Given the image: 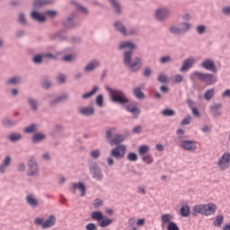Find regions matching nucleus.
<instances>
[{"label": "nucleus", "mask_w": 230, "mask_h": 230, "mask_svg": "<svg viewBox=\"0 0 230 230\" xmlns=\"http://www.w3.org/2000/svg\"><path fill=\"white\" fill-rule=\"evenodd\" d=\"M62 130H64V126L61 124L55 125L50 131V137L57 139V137L60 136V132H62Z\"/></svg>", "instance_id": "b1692460"}, {"label": "nucleus", "mask_w": 230, "mask_h": 230, "mask_svg": "<svg viewBox=\"0 0 230 230\" xmlns=\"http://www.w3.org/2000/svg\"><path fill=\"white\" fill-rule=\"evenodd\" d=\"M58 84H66V75L58 74Z\"/></svg>", "instance_id": "774afa93"}, {"label": "nucleus", "mask_w": 230, "mask_h": 230, "mask_svg": "<svg viewBox=\"0 0 230 230\" xmlns=\"http://www.w3.org/2000/svg\"><path fill=\"white\" fill-rule=\"evenodd\" d=\"M57 224V217L55 215H50L43 223V229H49V227H53Z\"/></svg>", "instance_id": "5701e85b"}, {"label": "nucleus", "mask_w": 230, "mask_h": 230, "mask_svg": "<svg viewBox=\"0 0 230 230\" xmlns=\"http://www.w3.org/2000/svg\"><path fill=\"white\" fill-rule=\"evenodd\" d=\"M27 103L31 111H33L34 112H37L39 111V104L37 102V100H35L33 97L28 98Z\"/></svg>", "instance_id": "f704fd0d"}, {"label": "nucleus", "mask_w": 230, "mask_h": 230, "mask_svg": "<svg viewBox=\"0 0 230 230\" xmlns=\"http://www.w3.org/2000/svg\"><path fill=\"white\" fill-rule=\"evenodd\" d=\"M39 125L31 123L30 126L23 128L24 134H35L38 130Z\"/></svg>", "instance_id": "c9c22d12"}, {"label": "nucleus", "mask_w": 230, "mask_h": 230, "mask_svg": "<svg viewBox=\"0 0 230 230\" xmlns=\"http://www.w3.org/2000/svg\"><path fill=\"white\" fill-rule=\"evenodd\" d=\"M200 67L206 69V71H210V73H217L218 69L217 68V64L211 58H207L200 63Z\"/></svg>", "instance_id": "1a4fd4ad"}, {"label": "nucleus", "mask_w": 230, "mask_h": 230, "mask_svg": "<svg viewBox=\"0 0 230 230\" xmlns=\"http://www.w3.org/2000/svg\"><path fill=\"white\" fill-rule=\"evenodd\" d=\"M103 94L100 93L95 97V104L97 107H103Z\"/></svg>", "instance_id": "8fccbe9b"}, {"label": "nucleus", "mask_w": 230, "mask_h": 230, "mask_svg": "<svg viewBox=\"0 0 230 230\" xmlns=\"http://www.w3.org/2000/svg\"><path fill=\"white\" fill-rule=\"evenodd\" d=\"M22 77L21 75H13L5 81V85H21Z\"/></svg>", "instance_id": "a211bd4d"}, {"label": "nucleus", "mask_w": 230, "mask_h": 230, "mask_svg": "<svg viewBox=\"0 0 230 230\" xmlns=\"http://www.w3.org/2000/svg\"><path fill=\"white\" fill-rule=\"evenodd\" d=\"M172 62V58L170 56H164L159 58V63L162 65L168 64Z\"/></svg>", "instance_id": "bf43d9fd"}, {"label": "nucleus", "mask_w": 230, "mask_h": 230, "mask_svg": "<svg viewBox=\"0 0 230 230\" xmlns=\"http://www.w3.org/2000/svg\"><path fill=\"white\" fill-rule=\"evenodd\" d=\"M140 86L135 87L133 89V95L137 100H145V93Z\"/></svg>", "instance_id": "72a5a7b5"}, {"label": "nucleus", "mask_w": 230, "mask_h": 230, "mask_svg": "<svg viewBox=\"0 0 230 230\" xmlns=\"http://www.w3.org/2000/svg\"><path fill=\"white\" fill-rule=\"evenodd\" d=\"M88 168L93 179H95V181L103 180V172H102V167L98 165V163L96 162L91 163Z\"/></svg>", "instance_id": "0eeeda50"}, {"label": "nucleus", "mask_w": 230, "mask_h": 230, "mask_svg": "<svg viewBox=\"0 0 230 230\" xmlns=\"http://www.w3.org/2000/svg\"><path fill=\"white\" fill-rule=\"evenodd\" d=\"M194 65L195 58H188L182 62L181 66L180 67V72L186 73V71H190V69H191V67H193Z\"/></svg>", "instance_id": "f8f14e48"}, {"label": "nucleus", "mask_w": 230, "mask_h": 230, "mask_svg": "<svg viewBox=\"0 0 230 230\" xmlns=\"http://www.w3.org/2000/svg\"><path fill=\"white\" fill-rule=\"evenodd\" d=\"M25 200L27 204L31 206V208H37V206H39V200H37V199H35V197L31 194L27 195Z\"/></svg>", "instance_id": "473e14b6"}, {"label": "nucleus", "mask_w": 230, "mask_h": 230, "mask_svg": "<svg viewBox=\"0 0 230 230\" xmlns=\"http://www.w3.org/2000/svg\"><path fill=\"white\" fill-rule=\"evenodd\" d=\"M161 218L163 224H170V222H173L172 221V218H173V216H172V214H164L162 216Z\"/></svg>", "instance_id": "864d4df0"}, {"label": "nucleus", "mask_w": 230, "mask_h": 230, "mask_svg": "<svg viewBox=\"0 0 230 230\" xmlns=\"http://www.w3.org/2000/svg\"><path fill=\"white\" fill-rule=\"evenodd\" d=\"M57 224V217L55 215H50L43 223V229H49V227H53Z\"/></svg>", "instance_id": "4be33fe9"}, {"label": "nucleus", "mask_w": 230, "mask_h": 230, "mask_svg": "<svg viewBox=\"0 0 230 230\" xmlns=\"http://www.w3.org/2000/svg\"><path fill=\"white\" fill-rule=\"evenodd\" d=\"M45 139L46 135L44 133L36 131V133H34L31 137V143H33V145H37L38 143H42V141H45Z\"/></svg>", "instance_id": "aec40b11"}, {"label": "nucleus", "mask_w": 230, "mask_h": 230, "mask_svg": "<svg viewBox=\"0 0 230 230\" xmlns=\"http://www.w3.org/2000/svg\"><path fill=\"white\" fill-rule=\"evenodd\" d=\"M193 75L196 76L199 82L207 84V85H213L217 82V76L213 74H204L202 72L195 71Z\"/></svg>", "instance_id": "423d86ee"}, {"label": "nucleus", "mask_w": 230, "mask_h": 230, "mask_svg": "<svg viewBox=\"0 0 230 230\" xmlns=\"http://www.w3.org/2000/svg\"><path fill=\"white\" fill-rule=\"evenodd\" d=\"M213 96H215V89H208L204 93V99L207 102H209V100H211V98H213Z\"/></svg>", "instance_id": "09e8293b"}, {"label": "nucleus", "mask_w": 230, "mask_h": 230, "mask_svg": "<svg viewBox=\"0 0 230 230\" xmlns=\"http://www.w3.org/2000/svg\"><path fill=\"white\" fill-rule=\"evenodd\" d=\"M105 137L107 139V143L111 146H114L110 152V157H113L117 161H120L125 157V154H127V146L122 145L123 141H125V136L121 134H116L112 137V128H109L108 130L105 132Z\"/></svg>", "instance_id": "f03ea898"}, {"label": "nucleus", "mask_w": 230, "mask_h": 230, "mask_svg": "<svg viewBox=\"0 0 230 230\" xmlns=\"http://www.w3.org/2000/svg\"><path fill=\"white\" fill-rule=\"evenodd\" d=\"M160 114L165 118H172V116H175V111L171 108H165L160 112Z\"/></svg>", "instance_id": "79ce46f5"}, {"label": "nucleus", "mask_w": 230, "mask_h": 230, "mask_svg": "<svg viewBox=\"0 0 230 230\" xmlns=\"http://www.w3.org/2000/svg\"><path fill=\"white\" fill-rule=\"evenodd\" d=\"M70 190H79V191H81V197H85V193H87V187H85V183H84V181L73 183Z\"/></svg>", "instance_id": "dca6fc26"}, {"label": "nucleus", "mask_w": 230, "mask_h": 230, "mask_svg": "<svg viewBox=\"0 0 230 230\" xmlns=\"http://www.w3.org/2000/svg\"><path fill=\"white\" fill-rule=\"evenodd\" d=\"M123 49H128L123 53L124 66H127L132 73H137L143 67V60L141 58L136 57L134 62H132V54L136 49V43L132 40L120 41L118 46V51H123Z\"/></svg>", "instance_id": "f257e3e1"}, {"label": "nucleus", "mask_w": 230, "mask_h": 230, "mask_svg": "<svg viewBox=\"0 0 230 230\" xmlns=\"http://www.w3.org/2000/svg\"><path fill=\"white\" fill-rule=\"evenodd\" d=\"M125 111L127 112H130L134 119H137V118H139V114H141V109H139V107L134 104H129L128 106H125Z\"/></svg>", "instance_id": "4468645a"}, {"label": "nucleus", "mask_w": 230, "mask_h": 230, "mask_svg": "<svg viewBox=\"0 0 230 230\" xmlns=\"http://www.w3.org/2000/svg\"><path fill=\"white\" fill-rule=\"evenodd\" d=\"M103 213L100 210H95L91 213V218L92 220H96L97 224L102 220V217H103Z\"/></svg>", "instance_id": "ea45409f"}, {"label": "nucleus", "mask_w": 230, "mask_h": 230, "mask_svg": "<svg viewBox=\"0 0 230 230\" xmlns=\"http://www.w3.org/2000/svg\"><path fill=\"white\" fill-rule=\"evenodd\" d=\"M128 161H130V163H136L137 161V154L134 152H129L127 155Z\"/></svg>", "instance_id": "6e6d98bb"}, {"label": "nucleus", "mask_w": 230, "mask_h": 230, "mask_svg": "<svg viewBox=\"0 0 230 230\" xmlns=\"http://www.w3.org/2000/svg\"><path fill=\"white\" fill-rule=\"evenodd\" d=\"M57 14L58 12L56 10H46L44 13L34 10L31 11L30 13L31 19H32V21L40 22V24H42V22H46L47 17H49L50 19H55Z\"/></svg>", "instance_id": "39448f33"}, {"label": "nucleus", "mask_w": 230, "mask_h": 230, "mask_svg": "<svg viewBox=\"0 0 230 230\" xmlns=\"http://www.w3.org/2000/svg\"><path fill=\"white\" fill-rule=\"evenodd\" d=\"M18 22H20V24H22V26H26L27 22H26V16L24 15V13H21L19 14Z\"/></svg>", "instance_id": "680f3d73"}, {"label": "nucleus", "mask_w": 230, "mask_h": 230, "mask_svg": "<svg viewBox=\"0 0 230 230\" xmlns=\"http://www.w3.org/2000/svg\"><path fill=\"white\" fill-rule=\"evenodd\" d=\"M77 112L80 114V116H84V118H91V116H94V112H96V111L93 106H85L80 107L77 110Z\"/></svg>", "instance_id": "9b49d317"}, {"label": "nucleus", "mask_w": 230, "mask_h": 230, "mask_svg": "<svg viewBox=\"0 0 230 230\" xmlns=\"http://www.w3.org/2000/svg\"><path fill=\"white\" fill-rule=\"evenodd\" d=\"M76 59H77L76 53L66 54L65 56L62 57L63 62H75Z\"/></svg>", "instance_id": "4c0bfd02"}, {"label": "nucleus", "mask_w": 230, "mask_h": 230, "mask_svg": "<svg viewBox=\"0 0 230 230\" xmlns=\"http://www.w3.org/2000/svg\"><path fill=\"white\" fill-rule=\"evenodd\" d=\"M114 222V218H109L107 216H102L101 220L97 223L99 227H109Z\"/></svg>", "instance_id": "393cba45"}, {"label": "nucleus", "mask_w": 230, "mask_h": 230, "mask_svg": "<svg viewBox=\"0 0 230 230\" xmlns=\"http://www.w3.org/2000/svg\"><path fill=\"white\" fill-rule=\"evenodd\" d=\"M167 230H181V229L179 228V226H177V223L170 222L167 225Z\"/></svg>", "instance_id": "0e129e2a"}, {"label": "nucleus", "mask_w": 230, "mask_h": 230, "mask_svg": "<svg viewBox=\"0 0 230 230\" xmlns=\"http://www.w3.org/2000/svg\"><path fill=\"white\" fill-rule=\"evenodd\" d=\"M100 91V86L94 85L90 92H87L82 95L83 100H89V98H93L94 94H96Z\"/></svg>", "instance_id": "c756f323"}, {"label": "nucleus", "mask_w": 230, "mask_h": 230, "mask_svg": "<svg viewBox=\"0 0 230 230\" xmlns=\"http://www.w3.org/2000/svg\"><path fill=\"white\" fill-rule=\"evenodd\" d=\"M7 139L11 143H17V141H21V139H22V135H21L20 133H12L7 136Z\"/></svg>", "instance_id": "e433bc0d"}, {"label": "nucleus", "mask_w": 230, "mask_h": 230, "mask_svg": "<svg viewBox=\"0 0 230 230\" xmlns=\"http://www.w3.org/2000/svg\"><path fill=\"white\" fill-rule=\"evenodd\" d=\"M35 226H40L41 229L44 228V218L42 217H36L34 219Z\"/></svg>", "instance_id": "e2e57ef3"}, {"label": "nucleus", "mask_w": 230, "mask_h": 230, "mask_svg": "<svg viewBox=\"0 0 230 230\" xmlns=\"http://www.w3.org/2000/svg\"><path fill=\"white\" fill-rule=\"evenodd\" d=\"M51 40H60L61 42H67V32L66 31V30L58 31L51 37Z\"/></svg>", "instance_id": "ddd939ff"}, {"label": "nucleus", "mask_w": 230, "mask_h": 230, "mask_svg": "<svg viewBox=\"0 0 230 230\" xmlns=\"http://www.w3.org/2000/svg\"><path fill=\"white\" fill-rule=\"evenodd\" d=\"M142 76H145V78H150V76H152V68L146 66L142 72Z\"/></svg>", "instance_id": "13d9d810"}, {"label": "nucleus", "mask_w": 230, "mask_h": 230, "mask_svg": "<svg viewBox=\"0 0 230 230\" xmlns=\"http://www.w3.org/2000/svg\"><path fill=\"white\" fill-rule=\"evenodd\" d=\"M32 62L36 66H40L44 62V54H36L32 58Z\"/></svg>", "instance_id": "a19ab883"}, {"label": "nucleus", "mask_w": 230, "mask_h": 230, "mask_svg": "<svg viewBox=\"0 0 230 230\" xmlns=\"http://www.w3.org/2000/svg\"><path fill=\"white\" fill-rule=\"evenodd\" d=\"M230 164V153L225 152L222 156L219 158L217 164L220 168H224L223 165Z\"/></svg>", "instance_id": "412c9836"}, {"label": "nucleus", "mask_w": 230, "mask_h": 230, "mask_svg": "<svg viewBox=\"0 0 230 230\" xmlns=\"http://www.w3.org/2000/svg\"><path fill=\"white\" fill-rule=\"evenodd\" d=\"M116 31H119L124 37H127V27L123 25L121 21H117L113 23Z\"/></svg>", "instance_id": "bb28decb"}, {"label": "nucleus", "mask_w": 230, "mask_h": 230, "mask_svg": "<svg viewBox=\"0 0 230 230\" xmlns=\"http://www.w3.org/2000/svg\"><path fill=\"white\" fill-rule=\"evenodd\" d=\"M12 164V156L7 155L0 164V173H4L6 172V168Z\"/></svg>", "instance_id": "cd10ccee"}, {"label": "nucleus", "mask_w": 230, "mask_h": 230, "mask_svg": "<svg viewBox=\"0 0 230 230\" xmlns=\"http://www.w3.org/2000/svg\"><path fill=\"white\" fill-rule=\"evenodd\" d=\"M169 32L172 35H181L182 33L181 28L176 27L175 25H172L169 28Z\"/></svg>", "instance_id": "603ef678"}, {"label": "nucleus", "mask_w": 230, "mask_h": 230, "mask_svg": "<svg viewBox=\"0 0 230 230\" xmlns=\"http://www.w3.org/2000/svg\"><path fill=\"white\" fill-rule=\"evenodd\" d=\"M190 123H191V115H187L181 121V125L182 127H186V125H190Z\"/></svg>", "instance_id": "052dcab7"}, {"label": "nucleus", "mask_w": 230, "mask_h": 230, "mask_svg": "<svg viewBox=\"0 0 230 230\" xmlns=\"http://www.w3.org/2000/svg\"><path fill=\"white\" fill-rule=\"evenodd\" d=\"M212 224L215 227H221L222 224H224V214L217 216Z\"/></svg>", "instance_id": "a18cd8bd"}, {"label": "nucleus", "mask_w": 230, "mask_h": 230, "mask_svg": "<svg viewBox=\"0 0 230 230\" xmlns=\"http://www.w3.org/2000/svg\"><path fill=\"white\" fill-rule=\"evenodd\" d=\"M61 24L63 28H66V30H73L76 26V22L67 16L66 19L62 20Z\"/></svg>", "instance_id": "6ab92c4d"}, {"label": "nucleus", "mask_w": 230, "mask_h": 230, "mask_svg": "<svg viewBox=\"0 0 230 230\" xmlns=\"http://www.w3.org/2000/svg\"><path fill=\"white\" fill-rule=\"evenodd\" d=\"M111 6L113 8V11L117 15L121 14V4L118 1H111Z\"/></svg>", "instance_id": "58836bf2"}, {"label": "nucleus", "mask_w": 230, "mask_h": 230, "mask_svg": "<svg viewBox=\"0 0 230 230\" xmlns=\"http://www.w3.org/2000/svg\"><path fill=\"white\" fill-rule=\"evenodd\" d=\"M157 81L160 82V84H168V82H170L168 75L165 74H159Z\"/></svg>", "instance_id": "3c124183"}, {"label": "nucleus", "mask_w": 230, "mask_h": 230, "mask_svg": "<svg viewBox=\"0 0 230 230\" xmlns=\"http://www.w3.org/2000/svg\"><path fill=\"white\" fill-rule=\"evenodd\" d=\"M2 125L4 128H10V127H15L17 122L12 121L9 118L2 119Z\"/></svg>", "instance_id": "c03bdc74"}, {"label": "nucleus", "mask_w": 230, "mask_h": 230, "mask_svg": "<svg viewBox=\"0 0 230 230\" xmlns=\"http://www.w3.org/2000/svg\"><path fill=\"white\" fill-rule=\"evenodd\" d=\"M28 171L27 175L28 177H33L39 173V164L35 160V157L31 156L28 161Z\"/></svg>", "instance_id": "6e6552de"}, {"label": "nucleus", "mask_w": 230, "mask_h": 230, "mask_svg": "<svg viewBox=\"0 0 230 230\" xmlns=\"http://www.w3.org/2000/svg\"><path fill=\"white\" fill-rule=\"evenodd\" d=\"M181 148L186 152H195L197 150V142L195 140H181Z\"/></svg>", "instance_id": "9d476101"}, {"label": "nucleus", "mask_w": 230, "mask_h": 230, "mask_svg": "<svg viewBox=\"0 0 230 230\" xmlns=\"http://www.w3.org/2000/svg\"><path fill=\"white\" fill-rule=\"evenodd\" d=\"M170 15V13L168 12V9L165 8H160L157 9L155 13V17L156 21H164L166 17Z\"/></svg>", "instance_id": "2eb2a0df"}, {"label": "nucleus", "mask_w": 230, "mask_h": 230, "mask_svg": "<svg viewBox=\"0 0 230 230\" xmlns=\"http://www.w3.org/2000/svg\"><path fill=\"white\" fill-rule=\"evenodd\" d=\"M105 91H107L111 103L122 105V107H125V105H128V103H130V99L127 97L123 90L111 88L109 85H106Z\"/></svg>", "instance_id": "7ed1b4c3"}, {"label": "nucleus", "mask_w": 230, "mask_h": 230, "mask_svg": "<svg viewBox=\"0 0 230 230\" xmlns=\"http://www.w3.org/2000/svg\"><path fill=\"white\" fill-rule=\"evenodd\" d=\"M150 147L147 145H142L138 147V155L145 156L148 154Z\"/></svg>", "instance_id": "49530a36"}, {"label": "nucleus", "mask_w": 230, "mask_h": 230, "mask_svg": "<svg viewBox=\"0 0 230 230\" xmlns=\"http://www.w3.org/2000/svg\"><path fill=\"white\" fill-rule=\"evenodd\" d=\"M180 26H181V28H180L181 33H188L190 31V29L191 28V24L186 22L180 23Z\"/></svg>", "instance_id": "de8ad7c7"}, {"label": "nucleus", "mask_w": 230, "mask_h": 230, "mask_svg": "<svg viewBox=\"0 0 230 230\" xmlns=\"http://www.w3.org/2000/svg\"><path fill=\"white\" fill-rule=\"evenodd\" d=\"M85 230H97L98 229V226H96V224L94 223H88L85 227Z\"/></svg>", "instance_id": "338daca9"}, {"label": "nucleus", "mask_w": 230, "mask_h": 230, "mask_svg": "<svg viewBox=\"0 0 230 230\" xmlns=\"http://www.w3.org/2000/svg\"><path fill=\"white\" fill-rule=\"evenodd\" d=\"M142 161L146 163V164H152L154 163V158L152 157V155L147 154L142 156Z\"/></svg>", "instance_id": "5fc2aeb1"}, {"label": "nucleus", "mask_w": 230, "mask_h": 230, "mask_svg": "<svg viewBox=\"0 0 230 230\" xmlns=\"http://www.w3.org/2000/svg\"><path fill=\"white\" fill-rule=\"evenodd\" d=\"M96 67H100V61H98V59H93L86 66H84V71L85 73H89L91 71H94Z\"/></svg>", "instance_id": "a878e982"}, {"label": "nucleus", "mask_w": 230, "mask_h": 230, "mask_svg": "<svg viewBox=\"0 0 230 230\" xmlns=\"http://www.w3.org/2000/svg\"><path fill=\"white\" fill-rule=\"evenodd\" d=\"M67 98H69V95H67V93H63V94L56 97L52 101H50L49 102V105L50 107H55V105L58 104V103H62L63 102H66V100H67Z\"/></svg>", "instance_id": "f3484780"}, {"label": "nucleus", "mask_w": 230, "mask_h": 230, "mask_svg": "<svg viewBox=\"0 0 230 230\" xmlns=\"http://www.w3.org/2000/svg\"><path fill=\"white\" fill-rule=\"evenodd\" d=\"M53 85V83L49 80V78L45 77L41 81V87L45 89V91H49V89Z\"/></svg>", "instance_id": "37998d69"}, {"label": "nucleus", "mask_w": 230, "mask_h": 230, "mask_svg": "<svg viewBox=\"0 0 230 230\" xmlns=\"http://www.w3.org/2000/svg\"><path fill=\"white\" fill-rule=\"evenodd\" d=\"M207 27L206 25L200 24L196 27V32L198 35H204L206 33Z\"/></svg>", "instance_id": "4d7b16f0"}, {"label": "nucleus", "mask_w": 230, "mask_h": 230, "mask_svg": "<svg viewBox=\"0 0 230 230\" xmlns=\"http://www.w3.org/2000/svg\"><path fill=\"white\" fill-rule=\"evenodd\" d=\"M217 204L208 203V204H197L192 207V217H211V215H215L217 213Z\"/></svg>", "instance_id": "20e7f679"}, {"label": "nucleus", "mask_w": 230, "mask_h": 230, "mask_svg": "<svg viewBox=\"0 0 230 230\" xmlns=\"http://www.w3.org/2000/svg\"><path fill=\"white\" fill-rule=\"evenodd\" d=\"M90 155L93 159H98L100 157V149L92 150Z\"/></svg>", "instance_id": "69168bd1"}, {"label": "nucleus", "mask_w": 230, "mask_h": 230, "mask_svg": "<svg viewBox=\"0 0 230 230\" xmlns=\"http://www.w3.org/2000/svg\"><path fill=\"white\" fill-rule=\"evenodd\" d=\"M72 3L76 7V10L80 13H82V15H84L85 17H87V15H89V9H87V7L78 4V2H75V1H73Z\"/></svg>", "instance_id": "2f4dec72"}, {"label": "nucleus", "mask_w": 230, "mask_h": 230, "mask_svg": "<svg viewBox=\"0 0 230 230\" xmlns=\"http://www.w3.org/2000/svg\"><path fill=\"white\" fill-rule=\"evenodd\" d=\"M48 4H53V1H34L32 6L36 12H39L38 10H40L42 6H48Z\"/></svg>", "instance_id": "7c9ffc66"}, {"label": "nucleus", "mask_w": 230, "mask_h": 230, "mask_svg": "<svg viewBox=\"0 0 230 230\" xmlns=\"http://www.w3.org/2000/svg\"><path fill=\"white\" fill-rule=\"evenodd\" d=\"M180 215L183 218H188V217L191 215V209L190 208V205L188 204L181 205V207L180 208Z\"/></svg>", "instance_id": "c85d7f7f"}]
</instances>
